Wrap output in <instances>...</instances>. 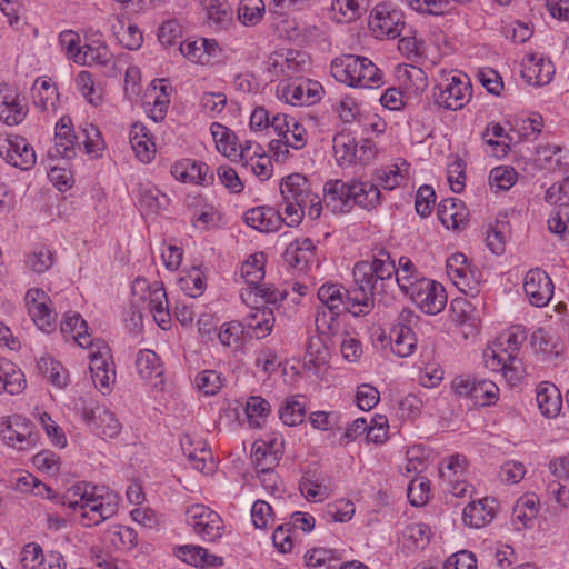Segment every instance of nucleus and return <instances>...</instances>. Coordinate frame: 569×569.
<instances>
[{
	"label": "nucleus",
	"mask_w": 569,
	"mask_h": 569,
	"mask_svg": "<svg viewBox=\"0 0 569 569\" xmlns=\"http://www.w3.org/2000/svg\"><path fill=\"white\" fill-rule=\"evenodd\" d=\"M32 98L40 110L54 111L59 100L58 89L51 79L39 78L32 87Z\"/></svg>",
	"instance_id": "cd10ccee"
},
{
	"label": "nucleus",
	"mask_w": 569,
	"mask_h": 569,
	"mask_svg": "<svg viewBox=\"0 0 569 569\" xmlns=\"http://www.w3.org/2000/svg\"><path fill=\"white\" fill-rule=\"evenodd\" d=\"M437 214L447 229H460L467 222L466 208L459 199L449 198L442 200L438 206Z\"/></svg>",
	"instance_id": "5701e85b"
},
{
	"label": "nucleus",
	"mask_w": 569,
	"mask_h": 569,
	"mask_svg": "<svg viewBox=\"0 0 569 569\" xmlns=\"http://www.w3.org/2000/svg\"><path fill=\"white\" fill-rule=\"evenodd\" d=\"M369 24L381 36L395 39L405 29L403 14L401 11L387 10L385 6H378L371 12Z\"/></svg>",
	"instance_id": "ddd939ff"
},
{
	"label": "nucleus",
	"mask_w": 569,
	"mask_h": 569,
	"mask_svg": "<svg viewBox=\"0 0 569 569\" xmlns=\"http://www.w3.org/2000/svg\"><path fill=\"white\" fill-rule=\"evenodd\" d=\"M110 533L113 536L111 542L116 547L131 549L138 543V535L130 527L116 525L110 529Z\"/></svg>",
	"instance_id": "0e129e2a"
},
{
	"label": "nucleus",
	"mask_w": 569,
	"mask_h": 569,
	"mask_svg": "<svg viewBox=\"0 0 569 569\" xmlns=\"http://www.w3.org/2000/svg\"><path fill=\"white\" fill-rule=\"evenodd\" d=\"M322 90V86L317 81H293L282 88V97L293 106H310L320 100Z\"/></svg>",
	"instance_id": "dca6fc26"
},
{
	"label": "nucleus",
	"mask_w": 569,
	"mask_h": 569,
	"mask_svg": "<svg viewBox=\"0 0 569 569\" xmlns=\"http://www.w3.org/2000/svg\"><path fill=\"white\" fill-rule=\"evenodd\" d=\"M26 388L23 372L11 361L0 359V392L19 395Z\"/></svg>",
	"instance_id": "c85d7f7f"
},
{
	"label": "nucleus",
	"mask_w": 569,
	"mask_h": 569,
	"mask_svg": "<svg viewBox=\"0 0 569 569\" xmlns=\"http://www.w3.org/2000/svg\"><path fill=\"white\" fill-rule=\"evenodd\" d=\"M443 569H477V560L472 552L461 550L445 561Z\"/></svg>",
	"instance_id": "774afa93"
},
{
	"label": "nucleus",
	"mask_w": 569,
	"mask_h": 569,
	"mask_svg": "<svg viewBox=\"0 0 569 569\" xmlns=\"http://www.w3.org/2000/svg\"><path fill=\"white\" fill-rule=\"evenodd\" d=\"M171 174L181 182L210 184L213 172L203 163L191 159H182L171 167Z\"/></svg>",
	"instance_id": "2eb2a0df"
},
{
	"label": "nucleus",
	"mask_w": 569,
	"mask_h": 569,
	"mask_svg": "<svg viewBox=\"0 0 569 569\" xmlns=\"http://www.w3.org/2000/svg\"><path fill=\"white\" fill-rule=\"evenodd\" d=\"M207 11L208 19L214 24L223 27L232 19V10L226 0H200Z\"/></svg>",
	"instance_id": "a18cd8bd"
},
{
	"label": "nucleus",
	"mask_w": 569,
	"mask_h": 569,
	"mask_svg": "<svg viewBox=\"0 0 569 569\" xmlns=\"http://www.w3.org/2000/svg\"><path fill=\"white\" fill-rule=\"evenodd\" d=\"M507 223L503 221H497L495 226H491L487 233V247L495 254H502L506 250V234L505 229Z\"/></svg>",
	"instance_id": "680f3d73"
},
{
	"label": "nucleus",
	"mask_w": 569,
	"mask_h": 569,
	"mask_svg": "<svg viewBox=\"0 0 569 569\" xmlns=\"http://www.w3.org/2000/svg\"><path fill=\"white\" fill-rule=\"evenodd\" d=\"M0 157L21 170H28L36 163L33 148L19 136L0 139Z\"/></svg>",
	"instance_id": "9d476101"
},
{
	"label": "nucleus",
	"mask_w": 569,
	"mask_h": 569,
	"mask_svg": "<svg viewBox=\"0 0 569 569\" xmlns=\"http://www.w3.org/2000/svg\"><path fill=\"white\" fill-rule=\"evenodd\" d=\"M436 102L448 110H459L471 98V84L467 77L462 80L460 77L452 76L446 78L435 88L433 93Z\"/></svg>",
	"instance_id": "0eeeda50"
},
{
	"label": "nucleus",
	"mask_w": 569,
	"mask_h": 569,
	"mask_svg": "<svg viewBox=\"0 0 569 569\" xmlns=\"http://www.w3.org/2000/svg\"><path fill=\"white\" fill-rule=\"evenodd\" d=\"M401 283V291L410 295L412 301L428 315H437L443 310L447 303L445 288L432 280L421 279L420 281Z\"/></svg>",
	"instance_id": "39448f33"
},
{
	"label": "nucleus",
	"mask_w": 569,
	"mask_h": 569,
	"mask_svg": "<svg viewBox=\"0 0 569 569\" xmlns=\"http://www.w3.org/2000/svg\"><path fill=\"white\" fill-rule=\"evenodd\" d=\"M531 345L536 352L542 355L543 360H552L553 358H558L560 355V351L558 350V341L543 329H538L532 333Z\"/></svg>",
	"instance_id": "37998d69"
},
{
	"label": "nucleus",
	"mask_w": 569,
	"mask_h": 569,
	"mask_svg": "<svg viewBox=\"0 0 569 569\" xmlns=\"http://www.w3.org/2000/svg\"><path fill=\"white\" fill-rule=\"evenodd\" d=\"M89 368L94 386L108 390L116 375L109 365V360H111L109 347L104 343L97 346V349L89 353Z\"/></svg>",
	"instance_id": "4468645a"
},
{
	"label": "nucleus",
	"mask_w": 569,
	"mask_h": 569,
	"mask_svg": "<svg viewBox=\"0 0 569 569\" xmlns=\"http://www.w3.org/2000/svg\"><path fill=\"white\" fill-rule=\"evenodd\" d=\"M53 262V252L47 248H39L28 256L26 264L31 271L40 274L49 270Z\"/></svg>",
	"instance_id": "6e6d98bb"
},
{
	"label": "nucleus",
	"mask_w": 569,
	"mask_h": 569,
	"mask_svg": "<svg viewBox=\"0 0 569 569\" xmlns=\"http://www.w3.org/2000/svg\"><path fill=\"white\" fill-rule=\"evenodd\" d=\"M446 268L448 276L462 292L469 293L473 298L477 296L479 281L476 273L479 274V271L471 268L463 253L451 254L447 260Z\"/></svg>",
	"instance_id": "1a4fd4ad"
},
{
	"label": "nucleus",
	"mask_w": 569,
	"mask_h": 569,
	"mask_svg": "<svg viewBox=\"0 0 569 569\" xmlns=\"http://www.w3.org/2000/svg\"><path fill=\"white\" fill-rule=\"evenodd\" d=\"M136 367L138 373L142 379H159V383H162V373L163 368L162 363L157 356V353L152 350L146 349L140 350L137 355ZM158 386V382H154V387Z\"/></svg>",
	"instance_id": "473e14b6"
},
{
	"label": "nucleus",
	"mask_w": 569,
	"mask_h": 569,
	"mask_svg": "<svg viewBox=\"0 0 569 569\" xmlns=\"http://www.w3.org/2000/svg\"><path fill=\"white\" fill-rule=\"evenodd\" d=\"M38 369L44 378L59 388L66 387L69 382L68 371L52 358H41L38 361Z\"/></svg>",
	"instance_id": "a19ab883"
},
{
	"label": "nucleus",
	"mask_w": 569,
	"mask_h": 569,
	"mask_svg": "<svg viewBox=\"0 0 569 569\" xmlns=\"http://www.w3.org/2000/svg\"><path fill=\"white\" fill-rule=\"evenodd\" d=\"M357 288L352 291L346 290L343 312L348 311L356 317L368 313L373 307V297L377 295L373 289L362 288L361 283H356Z\"/></svg>",
	"instance_id": "a878e982"
},
{
	"label": "nucleus",
	"mask_w": 569,
	"mask_h": 569,
	"mask_svg": "<svg viewBox=\"0 0 569 569\" xmlns=\"http://www.w3.org/2000/svg\"><path fill=\"white\" fill-rule=\"evenodd\" d=\"M335 157L340 166H348L355 162L356 140L349 133H337L332 140Z\"/></svg>",
	"instance_id": "4c0bfd02"
},
{
	"label": "nucleus",
	"mask_w": 569,
	"mask_h": 569,
	"mask_svg": "<svg viewBox=\"0 0 569 569\" xmlns=\"http://www.w3.org/2000/svg\"><path fill=\"white\" fill-rule=\"evenodd\" d=\"M498 387L490 380L475 382L471 400L478 406H488L497 399Z\"/></svg>",
	"instance_id": "5fc2aeb1"
},
{
	"label": "nucleus",
	"mask_w": 569,
	"mask_h": 569,
	"mask_svg": "<svg viewBox=\"0 0 569 569\" xmlns=\"http://www.w3.org/2000/svg\"><path fill=\"white\" fill-rule=\"evenodd\" d=\"M241 276L253 290L260 284L264 278V256L263 253H257L250 257L241 267Z\"/></svg>",
	"instance_id": "79ce46f5"
},
{
	"label": "nucleus",
	"mask_w": 569,
	"mask_h": 569,
	"mask_svg": "<svg viewBox=\"0 0 569 569\" xmlns=\"http://www.w3.org/2000/svg\"><path fill=\"white\" fill-rule=\"evenodd\" d=\"M361 71L353 87L378 88L382 83V71L368 58L361 57Z\"/></svg>",
	"instance_id": "de8ad7c7"
},
{
	"label": "nucleus",
	"mask_w": 569,
	"mask_h": 569,
	"mask_svg": "<svg viewBox=\"0 0 569 569\" xmlns=\"http://www.w3.org/2000/svg\"><path fill=\"white\" fill-rule=\"evenodd\" d=\"M315 249L316 247L309 238H305L301 241L297 240L287 247L283 252V259L290 267L306 270L312 262Z\"/></svg>",
	"instance_id": "393cba45"
},
{
	"label": "nucleus",
	"mask_w": 569,
	"mask_h": 569,
	"mask_svg": "<svg viewBox=\"0 0 569 569\" xmlns=\"http://www.w3.org/2000/svg\"><path fill=\"white\" fill-rule=\"evenodd\" d=\"M79 137L72 131V121L63 116L56 124L54 146L49 150L52 158L72 159L76 157V149L80 147Z\"/></svg>",
	"instance_id": "f8f14e48"
},
{
	"label": "nucleus",
	"mask_w": 569,
	"mask_h": 569,
	"mask_svg": "<svg viewBox=\"0 0 569 569\" xmlns=\"http://www.w3.org/2000/svg\"><path fill=\"white\" fill-rule=\"evenodd\" d=\"M149 288L148 308L153 313L156 322L166 328V325L170 322V312L168 306V298L162 283L154 282Z\"/></svg>",
	"instance_id": "c756f323"
},
{
	"label": "nucleus",
	"mask_w": 569,
	"mask_h": 569,
	"mask_svg": "<svg viewBox=\"0 0 569 569\" xmlns=\"http://www.w3.org/2000/svg\"><path fill=\"white\" fill-rule=\"evenodd\" d=\"M541 128L542 117L536 114L533 117H528L526 119L519 120L513 131L520 139L532 140L536 139L538 134L541 132Z\"/></svg>",
	"instance_id": "e2e57ef3"
},
{
	"label": "nucleus",
	"mask_w": 569,
	"mask_h": 569,
	"mask_svg": "<svg viewBox=\"0 0 569 569\" xmlns=\"http://www.w3.org/2000/svg\"><path fill=\"white\" fill-rule=\"evenodd\" d=\"M130 143L137 158L149 163L154 157L156 144L147 127L142 123H134L130 130Z\"/></svg>",
	"instance_id": "b1692460"
},
{
	"label": "nucleus",
	"mask_w": 569,
	"mask_h": 569,
	"mask_svg": "<svg viewBox=\"0 0 569 569\" xmlns=\"http://www.w3.org/2000/svg\"><path fill=\"white\" fill-rule=\"evenodd\" d=\"M87 322L79 313L67 316L61 322L60 330L63 335H71L72 339L81 347H92V340L87 332Z\"/></svg>",
	"instance_id": "c9c22d12"
},
{
	"label": "nucleus",
	"mask_w": 569,
	"mask_h": 569,
	"mask_svg": "<svg viewBox=\"0 0 569 569\" xmlns=\"http://www.w3.org/2000/svg\"><path fill=\"white\" fill-rule=\"evenodd\" d=\"M398 273L395 261L385 248H376L373 250L372 261L362 260L353 267L355 283H361L362 288L373 289L379 292V283L383 287L385 281L392 280Z\"/></svg>",
	"instance_id": "20e7f679"
},
{
	"label": "nucleus",
	"mask_w": 569,
	"mask_h": 569,
	"mask_svg": "<svg viewBox=\"0 0 569 569\" xmlns=\"http://www.w3.org/2000/svg\"><path fill=\"white\" fill-rule=\"evenodd\" d=\"M44 560L40 545L30 542L22 548L20 562L22 569H37Z\"/></svg>",
	"instance_id": "338daca9"
},
{
	"label": "nucleus",
	"mask_w": 569,
	"mask_h": 569,
	"mask_svg": "<svg viewBox=\"0 0 569 569\" xmlns=\"http://www.w3.org/2000/svg\"><path fill=\"white\" fill-rule=\"evenodd\" d=\"M523 290L532 306L545 307L553 296V283L546 271L536 268L526 273Z\"/></svg>",
	"instance_id": "9b49d317"
},
{
	"label": "nucleus",
	"mask_w": 569,
	"mask_h": 569,
	"mask_svg": "<svg viewBox=\"0 0 569 569\" xmlns=\"http://www.w3.org/2000/svg\"><path fill=\"white\" fill-rule=\"evenodd\" d=\"M27 116V107L21 103L18 94L8 88L0 90V120L13 126L23 121Z\"/></svg>",
	"instance_id": "4be33fe9"
},
{
	"label": "nucleus",
	"mask_w": 569,
	"mask_h": 569,
	"mask_svg": "<svg viewBox=\"0 0 569 569\" xmlns=\"http://www.w3.org/2000/svg\"><path fill=\"white\" fill-rule=\"evenodd\" d=\"M306 405L298 397H292L279 409V417L287 426H297L305 419Z\"/></svg>",
	"instance_id": "09e8293b"
},
{
	"label": "nucleus",
	"mask_w": 569,
	"mask_h": 569,
	"mask_svg": "<svg viewBox=\"0 0 569 569\" xmlns=\"http://www.w3.org/2000/svg\"><path fill=\"white\" fill-rule=\"evenodd\" d=\"M266 11V6L262 0H241L238 7V18L243 24H257L262 13Z\"/></svg>",
	"instance_id": "3c124183"
},
{
	"label": "nucleus",
	"mask_w": 569,
	"mask_h": 569,
	"mask_svg": "<svg viewBox=\"0 0 569 569\" xmlns=\"http://www.w3.org/2000/svg\"><path fill=\"white\" fill-rule=\"evenodd\" d=\"M325 202L332 212H349L353 206L373 209L380 199L379 189L369 182L330 180L325 187Z\"/></svg>",
	"instance_id": "f03ea898"
},
{
	"label": "nucleus",
	"mask_w": 569,
	"mask_h": 569,
	"mask_svg": "<svg viewBox=\"0 0 569 569\" xmlns=\"http://www.w3.org/2000/svg\"><path fill=\"white\" fill-rule=\"evenodd\" d=\"M208 44L207 39L200 41H186L180 43V52L189 61L193 63L206 64L209 63V54L206 46Z\"/></svg>",
	"instance_id": "864d4df0"
},
{
	"label": "nucleus",
	"mask_w": 569,
	"mask_h": 569,
	"mask_svg": "<svg viewBox=\"0 0 569 569\" xmlns=\"http://www.w3.org/2000/svg\"><path fill=\"white\" fill-rule=\"evenodd\" d=\"M177 558L183 562L194 567L222 566V558L209 553V551L200 546L184 545L174 549Z\"/></svg>",
	"instance_id": "bb28decb"
},
{
	"label": "nucleus",
	"mask_w": 569,
	"mask_h": 569,
	"mask_svg": "<svg viewBox=\"0 0 569 569\" xmlns=\"http://www.w3.org/2000/svg\"><path fill=\"white\" fill-rule=\"evenodd\" d=\"M497 501L485 498L465 507L463 522L471 528H482L490 523L496 516Z\"/></svg>",
	"instance_id": "6ab92c4d"
},
{
	"label": "nucleus",
	"mask_w": 569,
	"mask_h": 569,
	"mask_svg": "<svg viewBox=\"0 0 569 569\" xmlns=\"http://www.w3.org/2000/svg\"><path fill=\"white\" fill-rule=\"evenodd\" d=\"M111 61L112 54L104 44H99L97 47L92 44H86L82 47V52L74 54V62L83 66H107Z\"/></svg>",
	"instance_id": "58836bf2"
},
{
	"label": "nucleus",
	"mask_w": 569,
	"mask_h": 569,
	"mask_svg": "<svg viewBox=\"0 0 569 569\" xmlns=\"http://www.w3.org/2000/svg\"><path fill=\"white\" fill-rule=\"evenodd\" d=\"M0 435L8 446L20 451L30 450L38 442L34 425L19 415L0 419Z\"/></svg>",
	"instance_id": "423d86ee"
},
{
	"label": "nucleus",
	"mask_w": 569,
	"mask_h": 569,
	"mask_svg": "<svg viewBox=\"0 0 569 569\" xmlns=\"http://www.w3.org/2000/svg\"><path fill=\"white\" fill-rule=\"evenodd\" d=\"M246 333L250 337L261 339L267 337L274 325L273 311L270 308H256L241 321Z\"/></svg>",
	"instance_id": "aec40b11"
},
{
	"label": "nucleus",
	"mask_w": 569,
	"mask_h": 569,
	"mask_svg": "<svg viewBox=\"0 0 569 569\" xmlns=\"http://www.w3.org/2000/svg\"><path fill=\"white\" fill-rule=\"evenodd\" d=\"M517 171L512 167L500 166L490 171V183L500 190H509L517 181Z\"/></svg>",
	"instance_id": "052dcab7"
},
{
	"label": "nucleus",
	"mask_w": 569,
	"mask_h": 569,
	"mask_svg": "<svg viewBox=\"0 0 569 569\" xmlns=\"http://www.w3.org/2000/svg\"><path fill=\"white\" fill-rule=\"evenodd\" d=\"M537 403L540 412L546 417L556 416L561 408V396L552 383H541L537 390Z\"/></svg>",
	"instance_id": "72a5a7b5"
},
{
	"label": "nucleus",
	"mask_w": 569,
	"mask_h": 569,
	"mask_svg": "<svg viewBox=\"0 0 569 569\" xmlns=\"http://www.w3.org/2000/svg\"><path fill=\"white\" fill-rule=\"evenodd\" d=\"M409 163L405 160L400 164H395L389 171H382L378 174L383 189L392 190L399 186L408 174Z\"/></svg>",
	"instance_id": "bf43d9fd"
},
{
	"label": "nucleus",
	"mask_w": 569,
	"mask_h": 569,
	"mask_svg": "<svg viewBox=\"0 0 569 569\" xmlns=\"http://www.w3.org/2000/svg\"><path fill=\"white\" fill-rule=\"evenodd\" d=\"M345 295L346 289L335 283L322 284L318 289V298L328 309L331 321H335L343 312Z\"/></svg>",
	"instance_id": "7c9ffc66"
},
{
	"label": "nucleus",
	"mask_w": 569,
	"mask_h": 569,
	"mask_svg": "<svg viewBox=\"0 0 569 569\" xmlns=\"http://www.w3.org/2000/svg\"><path fill=\"white\" fill-rule=\"evenodd\" d=\"M450 307L457 323L476 327L479 317L475 313L476 309L468 299L456 298L451 301Z\"/></svg>",
	"instance_id": "8fccbe9b"
},
{
	"label": "nucleus",
	"mask_w": 569,
	"mask_h": 569,
	"mask_svg": "<svg viewBox=\"0 0 569 569\" xmlns=\"http://www.w3.org/2000/svg\"><path fill=\"white\" fill-rule=\"evenodd\" d=\"M390 339L392 352L402 358L412 355L417 346V338L411 327L392 328Z\"/></svg>",
	"instance_id": "e433bc0d"
},
{
	"label": "nucleus",
	"mask_w": 569,
	"mask_h": 569,
	"mask_svg": "<svg viewBox=\"0 0 569 569\" xmlns=\"http://www.w3.org/2000/svg\"><path fill=\"white\" fill-rule=\"evenodd\" d=\"M539 511L538 501L535 496L520 498L513 508V519L521 522L523 527L530 528Z\"/></svg>",
	"instance_id": "c03bdc74"
},
{
	"label": "nucleus",
	"mask_w": 569,
	"mask_h": 569,
	"mask_svg": "<svg viewBox=\"0 0 569 569\" xmlns=\"http://www.w3.org/2000/svg\"><path fill=\"white\" fill-rule=\"evenodd\" d=\"M247 335L241 321H230L224 323L219 331V340L227 347H239L242 337Z\"/></svg>",
	"instance_id": "4d7b16f0"
},
{
	"label": "nucleus",
	"mask_w": 569,
	"mask_h": 569,
	"mask_svg": "<svg viewBox=\"0 0 569 569\" xmlns=\"http://www.w3.org/2000/svg\"><path fill=\"white\" fill-rule=\"evenodd\" d=\"M467 469V459L459 455H452L445 459L440 465V477L443 480L451 481V478H461Z\"/></svg>",
	"instance_id": "603ef678"
},
{
	"label": "nucleus",
	"mask_w": 569,
	"mask_h": 569,
	"mask_svg": "<svg viewBox=\"0 0 569 569\" xmlns=\"http://www.w3.org/2000/svg\"><path fill=\"white\" fill-rule=\"evenodd\" d=\"M361 56L345 54L332 60L330 71L337 81L353 87L361 71Z\"/></svg>",
	"instance_id": "412c9836"
},
{
	"label": "nucleus",
	"mask_w": 569,
	"mask_h": 569,
	"mask_svg": "<svg viewBox=\"0 0 569 569\" xmlns=\"http://www.w3.org/2000/svg\"><path fill=\"white\" fill-rule=\"evenodd\" d=\"M118 493L90 483L80 482L70 487L61 498V503L79 511L83 526H97L118 512Z\"/></svg>",
	"instance_id": "f257e3e1"
},
{
	"label": "nucleus",
	"mask_w": 569,
	"mask_h": 569,
	"mask_svg": "<svg viewBox=\"0 0 569 569\" xmlns=\"http://www.w3.org/2000/svg\"><path fill=\"white\" fill-rule=\"evenodd\" d=\"M505 342H493L492 346H489L485 352V363L486 367L492 371H506L511 369V365L513 363V358L505 352L500 347H502Z\"/></svg>",
	"instance_id": "ea45409f"
},
{
	"label": "nucleus",
	"mask_w": 569,
	"mask_h": 569,
	"mask_svg": "<svg viewBox=\"0 0 569 569\" xmlns=\"http://www.w3.org/2000/svg\"><path fill=\"white\" fill-rule=\"evenodd\" d=\"M527 332L522 326H512L506 333H502L496 342H505L502 347H500L505 352H507L513 360L517 359L518 351L520 346L526 341Z\"/></svg>",
	"instance_id": "49530a36"
},
{
	"label": "nucleus",
	"mask_w": 569,
	"mask_h": 569,
	"mask_svg": "<svg viewBox=\"0 0 569 569\" xmlns=\"http://www.w3.org/2000/svg\"><path fill=\"white\" fill-rule=\"evenodd\" d=\"M286 221L278 210L268 206L252 208L244 213V222L260 232L278 231Z\"/></svg>",
	"instance_id": "f3484780"
},
{
	"label": "nucleus",
	"mask_w": 569,
	"mask_h": 569,
	"mask_svg": "<svg viewBox=\"0 0 569 569\" xmlns=\"http://www.w3.org/2000/svg\"><path fill=\"white\" fill-rule=\"evenodd\" d=\"M187 521L204 541H214L223 530L221 517L204 505H193L186 511Z\"/></svg>",
	"instance_id": "6e6552de"
},
{
	"label": "nucleus",
	"mask_w": 569,
	"mask_h": 569,
	"mask_svg": "<svg viewBox=\"0 0 569 569\" xmlns=\"http://www.w3.org/2000/svg\"><path fill=\"white\" fill-rule=\"evenodd\" d=\"M273 442L267 443L264 441H256L252 446L251 460L256 466L257 471H267L273 469L280 458L281 452L273 449Z\"/></svg>",
	"instance_id": "f704fd0d"
},
{
	"label": "nucleus",
	"mask_w": 569,
	"mask_h": 569,
	"mask_svg": "<svg viewBox=\"0 0 569 569\" xmlns=\"http://www.w3.org/2000/svg\"><path fill=\"white\" fill-rule=\"evenodd\" d=\"M51 302H43V308H34L29 316L34 325L44 332H50L56 328V311L49 306Z\"/></svg>",
	"instance_id": "13d9d810"
},
{
	"label": "nucleus",
	"mask_w": 569,
	"mask_h": 569,
	"mask_svg": "<svg viewBox=\"0 0 569 569\" xmlns=\"http://www.w3.org/2000/svg\"><path fill=\"white\" fill-rule=\"evenodd\" d=\"M555 74V67L550 59L531 58L530 63L522 71L527 82L533 86H543L551 81Z\"/></svg>",
	"instance_id": "2f4dec72"
},
{
	"label": "nucleus",
	"mask_w": 569,
	"mask_h": 569,
	"mask_svg": "<svg viewBox=\"0 0 569 569\" xmlns=\"http://www.w3.org/2000/svg\"><path fill=\"white\" fill-rule=\"evenodd\" d=\"M82 419L92 423L97 432L107 438H114L120 433L121 425L116 416L104 407L83 409Z\"/></svg>",
	"instance_id": "a211bd4d"
},
{
	"label": "nucleus",
	"mask_w": 569,
	"mask_h": 569,
	"mask_svg": "<svg viewBox=\"0 0 569 569\" xmlns=\"http://www.w3.org/2000/svg\"><path fill=\"white\" fill-rule=\"evenodd\" d=\"M286 213V224L297 227L306 214V207L313 193L308 179L300 173H292L286 177L280 183Z\"/></svg>",
	"instance_id": "7ed1b4c3"
},
{
	"label": "nucleus",
	"mask_w": 569,
	"mask_h": 569,
	"mask_svg": "<svg viewBox=\"0 0 569 569\" xmlns=\"http://www.w3.org/2000/svg\"><path fill=\"white\" fill-rule=\"evenodd\" d=\"M197 387L204 395H216L222 386L220 375L214 370H203L196 376Z\"/></svg>",
	"instance_id": "69168bd1"
}]
</instances>
